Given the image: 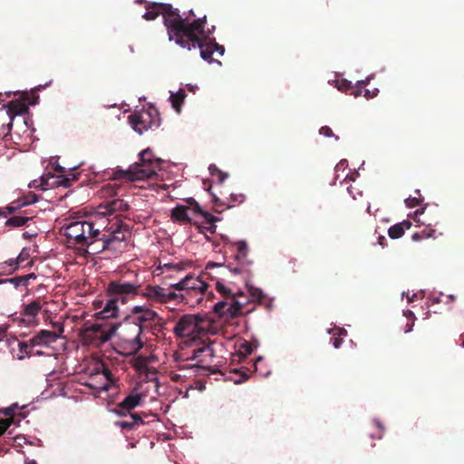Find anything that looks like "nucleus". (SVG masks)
Wrapping results in <instances>:
<instances>
[{"label":"nucleus","instance_id":"nucleus-29","mask_svg":"<svg viewBox=\"0 0 464 464\" xmlns=\"http://www.w3.org/2000/svg\"><path fill=\"white\" fill-rule=\"evenodd\" d=\"M336 88L342 92H348L352 90V82L346 79H341L336 81Z\"/></svg>","mask_w":464,"mask_h":464},{"label":"nucleus","instance_id":"nucleus-40","mask_svg":"<svg viewBox=\"0 0 464 464\" xmlns=\"http://www.w3.org/2000/svg\"><path fill=\"white\" fill-rule=\"evenodd\" d=\"M29 255L27 252L22 251L16 258V263H23L28 258Z\"/></svg>","mask_w":464,"mask_h":464},{"label":"nucleus","instance_id":"nucleus-22","mask_svg":"<svg viewBox=\"0 0 464 464\" xmlns=\"http://www.w3.org/2000/svg\"><path fill=\"white\" fill-rule=\"evenodd\" d=\"M185 99V92L182 89H179L176 92H171L169 96V101L171 102L172 108L177 111L180 112L181 105Z\"/></svg>","mask_w":464,"mask_h":464},{"label":"nucleus","instance_id":"nucleus-58","mask_svg":"<svg viewBox=\"0 0 464 464\" xmlns=\"http://www.w3.org/2000/svg\"><path fill=\"white\" fill-rule=\"evenodd\" d=\"M261 361V356H258L256 361V364Z\"/></svg>","mask_w":464,"mask_h":464},{"label":"nucleus","instance_id":"nucleus-38","mask_svg":"<svg viewBox=\"0 0 464 464\" xmlns=\"http://www.w3.org/2000/svg\"><path fill=\"white\" fill-rule=\"evenodd\" d=\"M9 425L8 420H0V436L8 429Z\"/></svg>","mask_w":464,"mask_h":464},{"label":"nucleus","instance_id":"nucleus-26","mask_svg":"<svg viewBox=\"0 0 464 464\" xmlns=\"http://www.w3.org/2000/svg\"><path fill=\"white\" fill-rule=\"evenodd\" d=\"M41 310V304L37 301L31 302L24 307V314L27 316H36Z\"/></svg>","mask_w":464,"mask_h":464},{"label":"nucleus","instance_id":"nucleus-12","mask_svg":"<svg viewBox=\"0 0 464 464\" xmlns=\"http://www.w3.org/2000/svg\"><path fill=\"white\" fill-rule=\"evenodd\" d=\"M214 356V351L209 344L193 350L188 360L197 361L196 366L208 364Z\"/></svg>","mask_w":464,"mask_h":464},{"label":"nucleus","instance_id":"nucleus-5","mask_svg":"<svg viewBox=\"0 0 464 464\" xmlns=\"http://www.w3.org/2000/svg\"><path fill=\"white\" fill-rule=\"evenodd\" d=\"M139 286L135 284L121 281H113L108 285L107 293L115 296L110 299L105 306L97 314L96 319H112L120 316V309L118 306V298L121 299L122 303H125L128 296H133L138 294Z\"/></svg>","mask_w":464,"mask_h":464},{"label":"nucleus","instance_id":"nucleus-21","mask_svg":"<svg viewBox=\"0 0 464 464\" xmlns=\"http://www.w3.org/2000/svg\"><path fill=\"white\" fill-rule=\"evenodd\" d=\"M143 421L141 418L137 414H131L128 420L116 421V426L120 427L122 430H131L134 427L142 424Z\"/></svg>","mask_w":464,"mask_h":464},{"label":"nucleus","instance_id":"nucleus-6","mask_svg":"<svg viewBox=\"0 0 464 464\" xmlns=\"http://www.w3.org/2000/svg\"><path fill=\"white\" fill-rule=\"evenodd\" d=\"M129 122L136 132L142 134L160 126V113L154 107L143 108L130 115Z\"/></svg>","mask_w":464,"mask_h":464},{"label":"nucleus","instance_id":"nucleus-53","mask_svg":"<svg viewBox=\"0 0 464 464\" xmlns=\"http://www.w3.org/2000/svg\"><path fill=\"white\" fill-rule=\"evenodd\" d=\"M24 464H36V462L34 460L26 459Z\"/></svg>","mask_w":464,"mask_h":464},{"label":"nucleus","instance_id":"nucleus-14","mask_svg":"<svg viewBox=\"0 0 464 464\" xmlns=\"http://www.w3.org/2000/svg\"><path fill=\"white\" fill-rule=\"evenodd\" d=\"M190 264L188 262L166 263L159 266V269L166 277H173L175 273L182 272Z\"/></svg>","mask_w":464,"mask_h":464},{"label":"nucleus","instance_id":"nucleus-8","mask_svg":"<svg viewBox=\"0 0 464 464\" xmlns=\"http://www.w3.org/2000/svg\"><path fill=\"white\" fill-rule=\"evenodd\" d=\"M205 321H178L174 327V332L180 337H190L191 340L199 338L204 334V329L200 325Z\"/></svg>","mask_w":464,"mask_h":464},{"label":"nucleus","instance_id":"nucleus-9","mask_svg":"<svg viewBox=\"0 0 464 464\" xmlns=\"http://www.w3.org/2000/svg\"><path fill=\"white\" fill-rule=\"evenodd\" d=\"M52 322V330L44 329L40 331L37 335H35L33 339V343L36 345H48L56 339H58L63 332V324L62 321H51Z\"/></svg>","mask_w":464,"mask_h":464},{"label":"nucleus","instance_id":"nucleus-57","mask_svg":"<svg viewBox=\"0 0 464 464\" xmlns=\"http://www.w3.org/2000/svg\"><path fill=\"white\" fill-rule=\"evenodd\" d=\"M180 319L186 320V319H189V317H188V315H186V314H185V315L181 316V318H180Z\"/></svg>","mask_w":464,"mask_h":464},{"label":"nucleus","instance_id":"nucleus-27","mask_svg":"<svg viewBox=\"0 0 464 464\" xmlns=\"http://www.w3.org/2000/svg\"><path fill=\"white\" fill-rule=\"evenodd\" d=\"M30 218L27 217L14 216L6 220L5 224L11 227H22L26 224Z\"/></svg>","mask_w":464,"mask_h":464},{"label":"nucleus","instance_id":"nucleus-24","mask_svg":"<svg viewBox=\"0 0 464 464\" xmlns=\"http://www.w3.org/2000/svg\"><path fill=\"white\" fill-rule=\"evenodd\" d=\"M333 334L331 342L335 348H339L343 343L342 336L347 334V331L344 328H334L330 332Z\"/></svg>","mask_w":464,"mask_h":464},{"label":"nucleus","instance_id":"nucleus-44","mask_svg":"<svg viewBox=\"0 0 464 464\" xmlns=\"http://www.w3.org/2000/svg\"><path fill=\"white\" fill-rule=\"evenodd\" d=\"M7 331V325L3 324L0 325V341L5 336V333Z\"/></svg>","mask_w":464,"mask_h":464},{"label":"nucleus","instance_id":"nucleus-59","mask_svg":"<svg viewBox=\"0 0 464 464\" xmlns=\"http://www.w3.org/2000/svg\"><path fill=\"white\" fill-rule=\"evenodd\" d=\"M194 319L198 320V319H201V318H200L198 315H196V316L194 317Z\"/></svg>","mask_w":464,"mask_h":464},{"label":"nucleus","instance_id":"nucleus-33","mask_svg":"<svg viewBox=\"0 0 464 464\" xmlns=\"http://www.w3.org/2000/svg\"><path fill=\"white\" fill-rule=\"evenodd\" d=\"M209 171L212 176L218 175L220 182H223L227 178V175L221 172L215 165L209 166Z\"/></svg>","mask_w":464,"mask_h":464},{"label":"nucleus","instance_id":"nucleus-20","mask_svg":"<svg viewBox=\"0 0 464 464\" xmlns=\"http://www.w3.org/2000/svg\"><path fill=\"white\" fill-rule=\"evenodd\" d=\"M234 247L237 250L236 259L242 265L249 264V261L246 259L248 252L247 244L245 241H238L234 245Z\"/></svg>","mask_w":464,"mask_h":464},{"label":"nucleus","instance_id":"nucleus-28","mask_svg":"<svg viewBox=\"0 0 464 464\" xmlns=\"http://www.w3.org/2000/svg\"><path fill=\"white\" fill-rule=\"evenodd\" d=\"M416 193L419 197H410L405 199V203L409 208H415L419 205H420V202L422 201L420 190H416Z\"/></svg>","mask_w":464,"mask_h":464},{"label":"nucleus","instance_id":"nucleus-45","mask_svg":"<svg viewBox=\"0 0 464 464\" xmlns=\"http://www.w3.org/2000/svg\"><path fill=\"white\" fill-rule=\"evenodd\" d=\"M148 362H149V360H148V359H146V358H144V357H141V356H140V357H139V358L137 359V364H138L139 366L146 365Z\"/></svg>","mask_w":464,"mask_h":464},{"label":"nucleus","instance_id":"nucleus-16","mask_svg":"<svg viewBox=\"0 0 464 464\" xmlns=\"http://www.w3.org/2000/svg\"><path fill=\"white\" fill-rule=\"evenodd\" d=\"M142 396L140 393H130L119 404V409L115 411L122 414L120 411H130L140 405Z\"/></svg>","mask_w":464,"mask_h":464},{"label":"nucleus","instance_id":"nucleus-41","mask_svg":"<svg viewBox=\"0 0 464 464\" xmlns=\"http://www.w3.org/2000/svg\"><path fill=\"white\" fill-rule=\"evenodd\" d=\"M371 77H367L365 80L358 81L356 83V87L360 89H363L370 82Z\"/></svg>","mask_w":464,"mask_h":464},{"label":"nucleus","instance_id":"nucleus-51","mask_svg":"<svg viewBox=\"0 0 464 464\" xmlns=\"http://www.w3.org/2000/svg\"><path fill=\"white\" fill-rule=\"evenodd\" d=\"M376 425H377V427H378V428H379V430H380V433H382V431H383V428H382V426L381 425V423H380L379 421H376ZM381 437H382V434H380V435H379V438H381Z\"/></svg>","mask_w":464,"mask_h":464},{"label":"nucleus","instance_id":"nucleus-23","mask_svg":"<svg viewBox=\"0 0 464 464\" xmlns=\"http://www.w3.org/2000/svg\"><path fill=\"white\" fill-rule=\"evenodd\" d=\"M134 314H140L137 319H153L156 314L144 305H137L132 308Z\"/></svg>","mask_w":464,"mask_h":464},{"label":"nucleus","instance_id":"nucleus-17","mask_svg":"<svg viewBox=\"0 0 464 464\" xmlns=\"http://www.w3.org/2000/svg\"><path fill=\"white\" fill-rule=\"evenodd\" d=\"M411 223L409 220H403L402 222L397 223L392 226L388 229V235L392 239H398L401 237L406 229L411 228Z\"/></svg>","mask_w":464,"mask_h":464},{"label":"nucleus","instance_id":"nucleus-31","mask_svg":"<svg viewBox=\"0 0 464 464\" xmlns=\"http://www.w3.org/2000/svg\"><path fill=\"white\" fill-rule=\"evenodd\" d=\"M402 295L406 296L408 303H413L424 297V294L422 292L413 293L411 295L410 292L408 291L407 293H403Z\"/></svg>","mask_w":464,"mask_h":464},{"label":"nucleus","instance_id":"nucleus-36","mask_svg":"<svg viewBox=\"0 0 464 464\" xmlns=\"http://www.w3.org/2000/svg\"><path fill=\"white\" fill-rule=\"evenodd\" d=\"M444 299H445V302H448V301H454L455 300V297L453 295H440V296L439 297H434L433 300H432V303L433 304H439V303H441V302H444Z\"/></svg>","mask_w":464,"mask_h":464},{"label":"nucleus","instance_id":"nucleus-60","mask_svg":"<svg viewBox=\"0 0 464 464\" xmlns=\"http://www.w3.org/2000/svg\"><path fill=\"white\" fill-rule=\"evenodd\" d=\"M0 216H2V213L0 212Z\"/></svg>","mask_w":464,"mask_h":464},{"label":"nucleus","instance_id":"nucleus-18","mask_svg":"<svg viewBox=\"0 0 464 464\" xmlns=\"http://www.w3.org/2000/svg\"><path fill=\"white\" fill-rule=\"evenodd\" d=\"M234 348L235 353L240 358L248 356L253 351L251 343L244 339H237L234 343Z\"/></svg>","mask_w":464,"mask_h":464},{"label":"nucleus","instance_id":"nucleus-47","mask_svg":"<svg viewBox=\"0 0 464 464\" xmlns=\"http://www.w3.org/2000/svg\"><path fill=\"white\" fill-rule=\"evenodd\" d=\"M362 92V89L356 87V89L354 91H353L351 94H353L354 97H359V96H361Z\"/></svg>","mask_w":464,"mask_h":464},{"label":"nucleus","instance_id":"nucleus-10","mask_svg":"<svg viewBox=\"0 0 464 464\" xmlns=\"http://www.w3.org/2000/svg\"><path fill=\"white\" fill-rule=\"evenodd\" d=\"M170 286L178 290L194 291L202 295L207 290L208 285L199 277L188 275L179 282L170 284Z\"/></svg>","mask_w":464,"mask_h":464},{"label":"nucleus","instance_id":"nucleus-56","mask_svg":"<svg viewBox=\"0 0 464 464\" xmlns=\"http://www.w3.org/2000/svg\"><path fill=\"white\" fill-rule=\"evenodd\" d=\"M63 185L65 186V187L69 185V179L68 178L65 179V181L63 183Z\"/></svg>","mask_w":464,"mask_h":464},{"label":"nucleus","instance_id":"nucleus-54","mask_svg":"<svg viewBox=\"0 0 464 464\" xmlns=\"http://www.w3.org/2000/svg\"><path fill=\"white\" fill-rule=\"evenodd\" d=\"M413 322H414V321H412V322H411V324H407L408 329L405 331L406 333H407V332H410V331L411 330V327H412V325H413Z\"/></svg>","mask_w":464,"mask_h":464},{"label":"nucleus","instance_id":"nucleus-55","mask_svg":"<svg viewBox=\"0 0 464 464\" xmlns=\"http://www.w3.org/2000/svg\"><path fill=\"white\" fill-rule=\"evenodd\" d=\"M14 439H15V440H17V441H20V440H25L24 437H21V436H15V438H14Z\"/></svg>","mask_w":464,"mask_h":464},{"label":"nucleus","instance_id":"nucleus-50","mask_svg":"<svg viewBox=\"0 0 464 464\" xmlns=\"http://www.w3.org/2000/svg\"><path fill=\"white\" fill-rule=\"evenodd\" d=\"M230 270H231V272H232V273H234V274H238V273H240V272H241V267L237 266V267H234V268H232V269H230Z\"/></svg>","mask_w":464,"mask_h":464},{"label":"nucleus","instance_id":"nucleus-43","mask_svg":"<svg viewBox=\"0 0 464 464\" xmlns=\"http://www.w3.org/2000/svg\"><path fill=\"white\" fill-rule=\"evenodd\" d=\"M403 315L407 318H411L412 317V319H416V317L414 316V313L412 310L411 309H405L403 310Z\"/></svg>","mask_w":464,"mask_h":464},{"label":"nucleus","instance_id":"nucleus-34","mask_svg":"<svg viewBox=\"0 0 464 464\" xmlns=\"http://www.w3.org/2000/svg\"><path fill=\"white\" fill-rule=\"evenodd\" d=\"M431 237L430 232H427L426 229H423L420 232H416L411 236L413 241H420L423 238H428Z\"/></svg>","mask_w":464,"mask_h":464},{"label":"nucleus","instance_id":"nucleus-39","mask_svg":"<svg viewBox=\"0 0 464 464\" xmlns=\"http://www.w3.org/2000/svg\"><path fill=\"white\" fill-rule=\"evenodd\" d=\"M262 298L263 305H265L268 310L272 309V299L268 298L264 293Z\"/></svg>","mask_w":464,"mask_h":464},{"label":"nucleus","instance_id":"nucleus-7","mask_svg":"<svg viewBox=\"0 0 464 464\" xmlns=\"http://www.w3.org/2000/svg\"><path fill=\"white\" fill-rule=\"evenodd\" d=\"M90 380L86 385L97 392L108 391L113 382L110 371L101 361H95L89 369Z\"/></svg>","mask_w":464,"mask_h":464},{"label":"nucleus","instance_id":"nucleus-49","mask_svg":"<svg viewBox=\"0 0 464 464\" xmlns=\"http://www.w3.org/2000/svg\"><path fill=\"white\" fill-rule=\"evenodd\" d=\"M8 265H9L10 266H14L16 267V266H17V265H19V263H16V260L10 259V260L8 261Z\"/></svg>","mask_w":464,"mask_h":464},{"label":"nucleus","instance_id":"nucleus-30","mask_svg":"<svg viewBox=\"0 0 464 464\" xmlns=\"http://www.w3.org/2000/svg\"><path fill=\"white\" fill-rule=\"evenodd\" d=\"M216 288L219 293L223 294L224 295L229 296V295H234L232 289H230L229 287H227L225 284H223L221 282H217Z\"/></svg>","mask_w":464,"mask_h":464},{"label":"nucleus","instance_id":"nucleus-37","mask_svg":"<svg viewBox=\"0 0 464 464\" xmlns=\"http://www.w3.org/2000/svg\"><path fill=\"white\" fill-rule=\"evenodd\" d=\"M320 134L326 136V137H334V134L332 130V129L328 126H324L319 130Z\"/></svg>","mask_w":464,"mask_h":464},{"label":"nucleus","instance_id":"nucleus-19","mask_svg":"<svg viewBox=\"0 0 464 464\" xmlns=\"http://www.w3.org/2000/svg\"><path fill=\"white\" fill-rule=\"evenodd\" d=\"M143 295L156 302L163 303L164 288L159 285L148 286Z\"/></svg>","mask_w":464,"mask_h":464},{"label":"nucleus","instance_id":"nucleus-46","mask_svg":"<svg viewBox=\"0 0 464 464\" xmlns=\"http://www.w3.org/2000/svg\"><path fill=\"white\" fill-rule=\"evenodd\" d=\"M378 244L384 247L387 245V240L384 236H379L378 237Z\"/></svg>","mask_w":464,"mask_h":464},{"label":"nucleus","instance_id":"nucleus-25","mask_svg":"<svg viewBox=\"0 0 464 464\" xmlns=\"http://www.w3.org/2000/svg\"><path fill=\"white\" fill-rule=\"evenodd\" d=\"M142 348V343L140 339V334H138L131 341H130L126 346V353L132 354L137 353Z\"/></svg>","mask_w":464,"mask_h":464},{"label":"nucleus","instance_id":"nucleus-11","mask_svg":"<svg viewBox=\"0 0 464 464\" xmlns=\"http://www.w3.org/2000/svg\"><path fill=\"white\" fill-rule=\"evenodd\" d=\"M214 311L219 316L228 315L230 317H237L242 315L240 304L233 299L217 303L214 305Z\"/></svg>","mask_w":464,"mask_h":464},{"label":"nucleus","instance_id":"nucleus-2","mask_svg":"<svg viewBox=\"0 0 464 464\" xmlns=\"http://www.w3.org/2000/svg\"><path fill=\"white\" fill-rule=\"evenodd\" d=\"M160 14L163 15L169 41H175L177 44L188 50L199 48L201 58L208 62H211L215 52L223 55L224 47L210 40L209 31L204 29L205 20L198 19L188 24L179 14L170 11L169 5L163 4L152 5L143 14V18L154 20Z\"/></svg>","mask_w":464,"mask_h":464},{"label":"nucleus","instance_id":"nucleus-13","mask_svg":"<svg viewBox=\"0 0 464 464\" xmlns=\"http://www.w3.org/2000/svg\"><path fill=\"white\" fill-rule=\"evenodd\" d=\"M27 108L24 105H21L19 108L14 104H9L7 106L6 113L9 118V122L6 125H2L0 129V137H5L9 134L12 129L14 118L18 114L25 112Z\"/></svg>","mask_w":464,"mask_h":464},{"label":"nucleus","instance_id":"nucleus-15","mask_svg":"<svg viewBox=\"0 0 464 464\" xmlns=\"http://www.w3.org/2000/svg\"><path fill=\"white\" fill-rule=\"evenodd\" d=\"M120 324H114L110 326L107 331L102 329L100 324H94L91 325V328L95 333L96 337L101 340L102 343L108 342L113 335H115L116 331L118 330Z\"/></svg>","mask_w":464,"mask_h":464},{"label":"nucleus","instance_id":"nucleus-35","mask_svg":"<svg viewBox=\"0 0 464 464\" xmlns=\"http://www.w3.org/2000/svg\"><path fill=\"white\" fill-rule=\"evenodd\" d=\"M164 295L165 296L163 297V303H167L170 300H175L179 296L175 292H172L167 288H164Z\"/></svg>","mask_w":464,"mask_h":464},{"label":"nucleus","instance_id":"nucleus-52","mask_svg":"<svg viewBox=\"0 0 464 464\" xmlns=\"http://www.w3.org/2000/svg\"><path fill=\"white\" fill-rule=\"evenodd\" d=\"M375 95V93L373 92L372 95L370 94V91L369 90H366L365 91V93H364V96L366 98H372L373 96Z\"/></svg>","mask_w":464,"mask_h":464},{"label":"nucleus","instance_id":"nucleus-4","mask_svg":"<svg viewBox=\"0 0 464 464\" xmlns=\"http://www.w3.org/2000/svg\"><path fill=\"white\" fill-rule=\"evenodd\" d=\"M140 161L131 165L127 170H118L114 179L125 178L130 181L150 179L157 174L160 160L154 158L151 150L146 149L140 154Z\"/></svg>","mask_w":464,"mask_h":464},{"label":"nucleus","instance_id":"nucleus-3","mask_svg":"<svg viewBox=\"0 0 464 464\" xmlns=\"http://www.w3.org/2000/svg\"><path fill=\"white\" fill-rule=\"evenodd\" d=\"M170 218L173 222L189 223L210 232H214L215 222L218 220L210 213L202 210L196 202L188 205H177L170 211Z\"/></svg>","mask_w":464,"mask_h":464},{"label":"nucleus","instance_id":"nucleus-32","mask_svg":"<svg viewBox=\"0 0 464 464\" xmlns=\"http://www.w3.org/2000/svg\"><path fill=\"white\" fill-rule=\"evenodd\" d=\"M29 202L25 200H19L17 202H13L10 206H8L6 208L10 213L14 212L15 210L21 208L22 207H24L28 205Z\"/></svg>","mask_w":464,"mask_h":464},{"label":"nucleus","instance_id":"nucleus-48","mask_svg":"<svg viewBox=\"0 0 464 464\" xmlns=\"http://www.w3.org/2000/svg\"><path fill=\"white\" fill-rule=\"evenodd\" d=\"M221 266H222V265H221V264H219V263H208V264L207 265V266H206V267H207V268H212V267Z\"/></svg>","mask_w":464,"mask_h":464},{"label":"nucleus","instance_id":"nucleus-42","mask_svg":"<svg viewBox=\"0 0 464 464\" xmlns=\"http://www.w3.org/2000/svg\"><path fill=\"white\" fill-rule=\"evenodd\" d=\"M236 373H239L240 374V378L235 379L234 380L235 383H240V382H244L245 380L247 379V375L245 372H236Z\"/></svg>","mask_w":464,"mask_h":464},{"label":"nucleus","instance_id":"nucleus-1","mask_svg":"<svg viewBox=\"0 0 464 464\" xmlns=\"http://www.w3.org/2000/svg\"><path fill=\"white\" fill-rule=\"evenodd\" d=\"M129 205L116 198L98 206L92 220L79 219L63 227L68 242L75 246H88L100 239L102 248H109L114 242L126 240L129 231L119 219V213L128 209Z\"/></svg>","mask_w":464,"mask_h":464}]
</instances>
